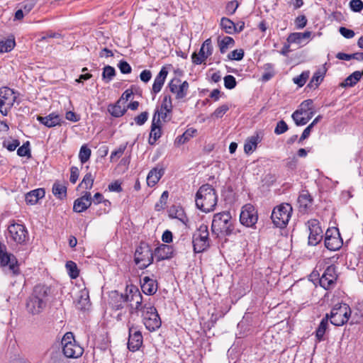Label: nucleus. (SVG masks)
Returning <instances> with one entry per match:
<instances>
[{"label": "nucleus", "instance_id": "1", "mask_svg": "<svg viewBox=\"0 0 363 363\" xmlns=\"http://www.w3.org/2000/svg\"><path fill=\"white\" fill-rule=\"evenodd\" d=\"M218 196L215 189L208 184L202 185L196 194V207L205 213L214 210L217 204Z\"/></svg>", "mask_w": 363, "mask_h": 363}, {"label": "nucleus", "instance_id": "2", "mask_svg": "<svg viewBox=\"0 0 363 363\" xmlns=\"http://www.w3.org/2000/svg\"><path fill=\"white\" fill-rule=\"evenodd\" d=\"M49 294L50 288L48 286L45 285L35 286L26 303L28 311L32 314L40 313L45 307Z\"/></svg>", "mask_w": 363, "mask_h": 363}, {"label": "nucleus", "instance_id": "3", "mask_svg": "<svg viewBox=\"0 0 363 363\" xmlns=\"http://www.w3.org/2000/svg\"><path fill=\"white\" fill-rule=\"evenodd\" d=\"M235 220L233 219L230 212L223 211L214 215L211 230L218 235H229L235 230Z\"/></svg>", "mask_w": 363, "mask_h": 363}, {"label": "nucleus", "instance_id": "4", "mask_svg": "<svg viewBox=\"0 0 363 363\" xmlns=\"http://www.w3.org/2000/svg\"><path fill=\"white\" fill-rule=\"evenodd\" d=\"M61 345L63 354L68 358L80 357L84 352V349L76 342L72 333L64 335Z\"/></svg>", "mask_w": 363, "mask_h": 363}, {"label": "nucleus", "instance_id": "5", "mask_svg": "<svg viewBox=\"0 0 363 363\" xmlns=\"http://www.w3.org/2000/svg\"><path fill=\"white\" fill-rule=\"evenodd\" d=\"M292 213V207L289 203H281L275 207L272 213V220L279 228H284L288 223Z\"/></svg>", "mask_w": 363, "mask_h": 363}, {"label": "nucleus", "instance_id": "6", "mask_svg": "<svg viewBox=\"0 0 363 363\" xmlns=\"http://www.w3.org/2000/svg\"><path fill=\"white\" fill-rule=\"evenodd\" d=\"M351 311L346 303L336 304L328 314V319L333 325L340 326L347 322Z\"/></svg>", "mask_w": 363, "mask_h": 363}, {"label": "nucleus", "instance_id": "7", "mask_svg": "<svg viewBox=\"0 0 363 363\" xmlns=\"http://www.w3.org/2000/svg\"><path fill=\"white\" fill-rule=\"evenodd\" d=\"M208 226L202 224L197 231L193 234L192 243L195 253H200L206 250L209 246Z\"/></svg>", "mask_w": 363, "mask_h": 363}, {"label": "nucleus", "instance_id": "8", "mask_svg": "<svg viewBox=\"0 0 363 363\" xmlns=\"http://www.w3.org/2000/svg\"><path fill=\"white\" fill-rule=\"evenodd\" d=\"M153 255L148 245L141 244L135 250V262L140 269H145L152 264Z\"/></svg>", "mask_w": 363, "mask_h": 363}, {"label": "nucleus", "instance_id": "9", "mask_svg": "<svg viewBox=\"0 0 363 363\" xmlns=\"http://www.w3.org/2000/svg\"><path fill=\"white\" fill-rule=\"evenodd\" d=\"M17 96L13 89L9 87L0 89V112L6 116L13 106Z\"/></svg>", "mask_w": 363, "mask_h": 363}, {"label": "nucleus", "instance_id": "10", "mask_svg": "<svg viewBox=\"0 0 363 363\" xmlns=\"http://www.w3.org/2000/svg\"><path fill=\"white\" fill-rule=\"evenodd\" d=\"M169 91L175 95L177 100L185 98L188 94L189 84L186 81H182L178 77H174L168 84Z\"/></svg>", "mask_w": 363, "mask_h": 363}, {"label": "nucleus", "instance_id": "11", "mask_svg": "<svg viewBox=\"0 0 363 363\" xmlns=\"http://www.w3.org/2000/svg\"><path fill=\"white\" fill-rule=\"evenodd\" d=\"M146 309H150V311H147L146 313L142 317L143 324L149 331H155L161 326V319L155 307H149Z\"/></svg>", "mask_w": 363, "mask_h": 363}, {"label": "nucleus", "instance_id": "12", "mask_svg": "<svg viewBox=\"0 0 363 363\" xmlns=\"http://www.w3.org/2000/svg\"><path fill=\"white\" fill-rule=\"evenodd\" d=\"M213 47L211 38L206 39L202 44L198 54H192V62L196 65L204 63L206 60L213 54Z\"/></svg>", "mask_w": 363, "mask_h": 363}, {"label": "nucleus", "instance_id": "13", "mask_svg": "<svg viewBox=\"0 0 363 363\" xmlns=\"http://www.w3.org/2000/svg\"><path fill=\"white\" fill-rule=\"evenodd\" d=\"M308 227L309 230L308 245L315 246L318 245L323 238V230L320 226L318 220L315 219L308 220Z\"/></svg>", "mask_w": 363, "mask_h": 363}, {"label": "nucleus", "instance_id": "14", "mask_svg": "<svg viewBox=\"0 0 363 363\" xmlns=\"http://www.w3.org/2000/svg\"><path fill=\"white\" fill-rule=\"evenodd\" d=\"M257 214L253 206L246 204L242 207L240 216V223L247 226L252 227L257 221Z\"/></svg>", "mask_w": 363, "mask_h": 363}, {"label": "nucleus", "instance_id": "15", "mask_svg": "<svg viewBox=\"0 0 363 363\" xmlns=\"http://www.w3.org/2000/svg\"><path fill=\"white\" fill-rule=\"evenodd\" d=\"M10 238L14 242L21 244L26 240L28 232L22 224L12 223L8 228Z\"/></svg>", "mask_w": 363, "mask_h": 363}, {"label": "nucleus", "instance_id": "16", "mask_svg": "<svg viewBox=\"0 0 363 363\" xmlns=\"http://www.w3.org/2000/svg\"><path fill=\"white\" fill-rule=\"evenodd\" d=\"M337 274L335 267L330 265L326 268L321 277L320 278V285L326 290L333 288L336 284Z\"/></svg>", "mask_w": 363, "mask_h": 363}, {"label": "nucleus", "instance_id": "17", "mask_svg": "<svg viewBox=\"0 0 363 363\" xmlns=\"http://www.w3.org/2000/svg\"><path fill=\"white\" fill-rule=\"evenodd\" d=\"M342 245V240L337 228L328 230L325 233V245L332 251L339 250Z\"/></svg>", "mask_w": 363, "mask_h": 363}, {"label": "nucleus", "instance_id": "18", "mask_svg": "<svg viewBox=\"0 0 363 363\" xmlns=\"http://www.w3.org/2000/svg\"><path fill=\"white\" fill-rule=\"evenodd\" d=\"M129 337L128 347L132 352H135L140 349L143 345V338L140 330L135 326L129 327Z\"/></svg>", "mask_w": 363, "mask_h": 363}, {"label": "nucleus", "instance_id": "19", "mask_svg": "<svg viewBox=\"0 0 363 363\" xmlns=\"http://www.w3.org/2000/svg\"><path fill=\"white\" fill-rule=\"evenodd\" d=\"M17 262L15 256L6 252L0 245V264L3 267L8 265L13 274H18L19 269Z\"/></svg>", "mask_w": 363, "mask_h": 363}, {"label": "nucleus", "instance_id": "20", "mask_svg": "<svg viewBox=\"0 0 363 363\" xmlns=\"http://www.w3.org/2000/svg\"><path fill=\"white\" fill-rule=\"evenodd\" d=\"M37 120L48 128H52L57 125H61L62 123V117L55 113H51L46 116H38Z\"/></svg>", "mask_w": 363, "mask_h": 363}, {"label": "nucleus", "instance_id": "21", "mask_svg": "<svg viewBox=\"0 0 363 363\" xmlns=\"http://www.w3.org/2000/svg\"><path fill=\"white\" fill-rule=\"evenodd\" d=\"M262 140V134L261 132H256L254 135L248 137L244 145V151L249 155L253 152Z\"/></svg>", "mask_w": 363, "mask_h": 363}, {"label": "nucleus", "instance_id": "22", "mask_svg": "<svg viewBox=\"0 0 363 363\" xmlns=\"http://www.w3.org/2000/svg\"><path fill=\"white\" fill-rule=\"evenodd\" d=\"M91 193L86 191L84 196L74 201L73 210L75 212L81 213L86 211L91 206Z\"/></svg>", "mask_w": 363, "mask_h": 363}, {"label": "nucleus", "instance_id": "23", "mask_svg": "<svg viewBox=\"0 0 363 363\" xmlns=\"http://www.w3.org/2000/svg\"><path fill=\"white\" fill-rule=\"evenodd\" d=\"M173 252L172 246L162 244L155 249L154 255L157 261H161L171 258L173 255Z\"/></svg>", "mask_w": 363, "mask_h": 363}, {"label": "nucleus", "instance_id": "24", "mask_svg": "<svg viewBox=\"0 0 363 363\" xmlns=\"http://www.w3.org/2000/svg\"><path fill=\"white\" fill-rule=\"evenodd\" d=\"M168 71L166 67H162L158 74L156 76L154 83L152 84V93L154 94H157L159 93L165 82V79L167 77Z\"/></svg>", "mask_w": 363, "mask_h": 363}, {"label": "nucleus", "instance_id": "25", "mask_svg": "<svg viewBox=\"0 0 363 363\" xmlns=\"http://www.w3.org/2000/svg\"><path fill=\"white\" fill-rule=\"evenodd\" d=\"M90 305L89 291L84 288L79 291L76 301V307L79 310H86Z\"/></svg>", "mask_w": 363, "mask_h": 363}, {"label": "nucleus", "instance_id": "26", "mask_svg": "<svg viewBox=\"0 0 363 363\" xmlns=\"http://www.w3.org/2000/svg\"><path fill=\"white\" fill-rule=\"evenodd\" d=\"M139 289L131 285L130 286H128L125 290V294H121L117 295V296L123 302H128L129 303L128 306L130 307L131 303L133 301V298H135L136 296H138L140 294Z\"/></svg>", "mask_w": 363, "mask_h": 363}, {"label": "nucleus", "instance_id": "27", "mask_svg": "<svg viewBox=\"0 0 363 363\" xmlns=\"http://www.w3.org/2000/svg\"><path fill=\"white\" fill-rule=\"evenodd\" d=\"M141 288L146 295H152L155 294L157 290L156 281L148 277H144L142 279Z\"/></svg>", "mask_w": 363, "mask_h": 363}, {"label": "nucleus", "instance_id": "28", "mask_svg": "<svg viewBox=\"0 0 363 363\" xmlns=\"http://www.w3.org/2000/svg\"><path fill=\"white\" fill-rule=\"evenodd\" d=\"M164 171L162 168L155 167L151 169L147 177V184L149 186H154L163 176Z\"/></svg>", "mask_w": 363, "mask_h": 363}, {"label": "nucleus", "instance_id": "29", "mask_svg": "<svg viewBox=\"0 0 363 363\" xmlns=\"http://www.w3.org/2000/svg\"><path fill=\"white\" fill-rule=\"evenodd\" d=\"M169 216L172 218H177L183 224L187 225L189 219L182 207L176 206H172L169 210Z\"/></svg>", "mask_w": 363, "mask_h": 363}, {"label": "nucleus", "instance_id": "30", "mask_svg": "<svg viewBox=\"0 0 363 363\" xmlns=\"http://www.w3.org/2000/svg\"><path fill=\"white\" fill-rule=\"evenodd\" d=\"M162 134L161 125L160 123L156 122V116H153L151 130L149 138V143L153 145L160 138Z\"/></svg>", "mask_w": 363, "mask_h": 363}, {"label": "nucleus", "instance_id": "31", "mask_svg": "<svg viewBox=\"0 0 363 363\" xmlns=\"http://www.w3.org/2000/svg\"><path fill=\"white\" fill-rule=\"evenodd\" d=\"M311 32L306 31L304 33H291L286 40L289 43H295L301 45L304 40H308L311 38Z\"/></svg>", "mask_w": 363, "mask_h": 363}, {"label": "nucleus", "instance_id": "32", "mask_svg": "<svg viewBox=\"0 0 363 363\" xmlns=\"http://www.w3.org/2000/svg\"><path fill=\"white\" fill-rule=\"evenodd\" d=\"M45 192L43 189H37L30 191L26 195V201L30 205L35 204L40 199L45 196Z\"/></svg>", "mask_w": 363, "mask_h": 363}, {"label": "nucleus", "instance_id": "33", "mask_svg": "<svg viewBox=\"0 0 363 363\" xmlns=\"http://www.w3.org/2000/svg\"><path fill=\"white\" fill-rule=\"evenodd\" d=\"M362 76L363 71H355L348 76L345 81L340 84V86L342 87L353 86L360 80Z\"/></svg>", "mask_w": 363, "mask_h": 363}, {"label": "nucleus", "instance_id": "34", "mask_svg": "<svg viewBox=\"0 0 363 363\" xmlns=\"http://www.w3.org/2000/svg\"><path fill=\"white\" fill-rule=\"evenodd\" d=\"M309 113H313V101L311 99H307L303 101L299 108L294 111V116L298 117V116L301 114H309Z\"/></svg>", "mask_w": 363, "mask_h": 363}, {"label": "nucleus", "instance_id": "35", "mask_svg": "<svg viewBox=\"0 0 363 363\" xmlns=\"http://www.w3.org/2000/svg\"><path fill=\"white\" fill-rule=\"evenodd\" d=\"M109 113L114 117H121L126 111V106L119 103V101L116 104L108 106Z\"/></svg>", "mask_w": 363, "mask_h": 363}, {"label": "nucleus", "instance_id": "36", "mask_svg": "<svg viewBox=\"0 0 363 363\" xmlns=\"http://www.w3.org/2000/svg\"><path fill=\"white\" fill-rule=\"evenodd\" d=\"M218 44L222 54L225 53L229 48L235 45V40L230 36H225L222 39L218 38Z\"/></svg>", "mask_w": 363, "mask_h": 363}, {"label": "nucleus", "instance_id": "37", "mask_svg": "<svg viewBox=\"0 0 363 363\" xmlns=\"http://www.w3.org/2000/svg\"><path fill=\"white\" fill-rule=\"evenodd\" d=\"M220 26L228 34H233L236 33V26L234 22L228 18L223 17L220 19Z\"/></svg>", "mask_w": 363, "mask_h": 363}, {"label": "nucleus", "instance_id": "38", "mask_svg": "<svg viewBox=\"0 0 363 363\" xmlns=\"http://www.w3.org/2000/svg\"><path fill=\"white\" fill-rule=\"evenodd\" d=\"M52 193L57 198L63 199L67 196V187L60 182H55L52 186Z\"/></svg>", "mask_w": 363, "mask_h": 363}, {"label": "nucleus", "instance_id": "39", "mask_svg": "<svg viewBox=\"0 0 363 363\" xmlns=\"http://www.w3.org/2000/svg\"><path fill=\"white\" fill-rule=\"evenodd\" d=\"M328 314L326 315L325 318L322 319V320L320 321V323L318 325V328L316 330L315 336H316L317 340L318 342H320L321 340H323L324 334L325 333V330H326V328L328 326Z\"/></svg>", "mask_w": 363, "mask_h": 363}, {"label": "nucleus", "instance_id": "40", "mask_svg": "<svg viewBox=\"0 0 363 363\" xmlns=\"http://www.w3.org/2000/svg\"><path fill=\"white\" fill-rule=\"evenodd\" d=\"M196 133V129L192 128H189L182 135L178 136L176 138L175 143L178 145L184 144L186 141H188L191 138H192Z\"/></svg>", "mask_w": 363, "mask_h": 363}, {"label": "nucleus", "instance_id": "41", "mask_svg": "<svg viewBox=\"0 0 363 363\" xmlns=\"http://www.w3.org/2000/svg\"><path fill=\"white\" fill-rule=\"evenodd\" d=\"M308 114H299L298 117L294 116V112L293 113L291 117L294 121L296 125H306L309 120L313 117V113H309Z\"/></svg>", "mask_w": 363, "mask_h": 363}, {"label": "nucleus", "instance_id": "42", "mask_svg": "<svg viewBox=\"0 0 363 363\" xmlns=\"http://www.w3.org/2000/svg\"><path fill=\"white\" fill-rule=\"evenodd\" d=\"M325 70H323V71H320V70H318L316 71L310 83H309V86L311 87H313L315 86V88L318 87V86L320 84V82L323 80V78H324V75H325Z\"/></svg>", "mask_w": 363, "mask_h": 363}, {"label": "nucleus", "instance_id": "43", "mask_svg": "<svg viewBox=\"0 0 363 363\" xmlns=\"http://www.w3.org/2000/svg\"><path fill=\"white\" fill-rule=\"evenodd\" d=\"M15 46L14 40L6 39L0 40V53L11 51Z\"/></svg>", "mask_w": 363, "mask_h": 363}, {"label": "nucleus", "instance_id": "44", "mask_svg": "<svg viewBox=\"0 0 363 363\" xmlns=\"http://www.w3.org/2000/svg\"><path fill=\"white\" fill-rule=\"evenodd\" d=\"M91 154V150L86 145H82L79 153V159L80 162L82 164L86 162L89 160Z\"/></svg>", "mask_w": 363, "mask_h": 363}, {"label": "nucleus", "instance_id": "45", "mask_svg": "<svg viewBox=\"0 0 363 363\" xmlns=\"http://www.w3.org/2000/svg\"><path fill=\"white\" fill-rule=\"evenodd\" d=\"M150 298H148L147 301L144 302L143 305L140 307H138V309L133 310V311L130 312L131 314H136L139 315L140 313L141 317L143 316L145 313H146L147 311H150V309H146L147 308H154V304L150 301Z\"/></svg>", "mask_w": 363, "mask_h": 363}, {"label": "nucleus", "instance_id": "46", "mask_svg": "<svg viewBox=\"0 0 363 363\" xmlns=\"http://www.w3.org/2000/svg\"><path fill=\"white\" fill-rule=\"evenodd\" d=\"M116 74L115 69L109 65L105 66L103 70L102 77L103 79L106 82H109L113 78Z\"/></svg>", "mask_w": 363, "mask_h": 363}, {"label": "nucleus", "instance_id": "47", "mask_svg": "<svg viewBox=\"0 0 363 363\" xmlns=\"http://www.w3.org/2000/svg\"><path fill=\"white\" fill-rule=\"evenodd\" d=\"M66 269L72 279H76L79 276V270L77 264L72 261L66 263Z\"/></svg>", "mask_w": 363, "mask_h": 363}, {"label": "nucleus", "instance_id": "48", "mask_svg": "<svg viewBox=\"0 0 363 363\" xmlns=\"http://www.w3.org/2000/svg\"><path fill=\"white\" fill-rule=\"evenodd\" d=\"M309 75H310L309 71L303 72L300 75L294 77L293 79V81L296 84H297L298 86L301 87L306 84L307 79L309 77Z\"/></svg>", "mask_w": 363, "mask_h": 363}, {"label": "nucleus", "instance_id": "49", "mask_svg": "<svg viewBox=\"0 0 363 363\" xmlns=\"http://www.w3.org/2000/svg\"><path fill=\"white\" fill-rule=\"evenodd\" d=\"M94 177L91 173H87L84 177L81 184H79L82 188L86 189H91L94 184Z\"/></svg>", "mask_w": 363, "mask_h": 363}, {"label": "nucleus", "instance_id": "50", "mask_svg": "<svg viewBox=\"0 0 363 363\" xmlns=\"http://www.w3.org/2000/svg\"><path fill=\"white\" fill-rule=\"evenodd\" d=\"M148 299H144L142 294H140L133 298V303H131L129 307V311L131 312L133 310L138 309V307L141 306L144 302L147 301Z\"/></svg>", "mask_w": 363, "mask_h": 363}, {"label": "nucleus", "instance_id": "51", "mask_svg": "<svg viewBox=\"0 0 363 363\" xmlns=\"http://www.w3.org/2000/svg\"><path fill=\"white\" fill-rule=\"evenodd\" d=\"M169 194L167 191H164L160 199L159 202H157L155 206V208L156 211H160L164 208L167 201L168 199Z\"/></svg>", "mask_w": 363, "mask_h": 363}, {"label": "nucleus", "instance_id": "52", "mask_svg": "<svg viewBox=\"0 0 363 363\" xmlns=\"http://www.w3.org/2000/svg\"><path fill=\"white\" fill-rule=\"evenodd\" d=\"M29 146H30V143L28 141L23 143V145L22 146H21L20 147H18V149L17 150L18 155L20 157L27 156L28 157H30V150Z\"/></svg>", "mask_w": 363, "mask_h": 363}, {"label": "nucleus", "instance_id": "53", "mask_svg": "<svg viewBox=\"0 0 363 363\" xmlns=\"http://www.w3.org/2000/svg\"><path fill=\"white\" fill-rule=\"evenodd\" d=\"M161 108L166 112H171L172 109V99L170 96H164L161 104Z\"/></svg>", "mask_w": 363, "mask_h": 363}, {"label": "nucleus", "instance_id": "54", "mask_svg": "<svg viewBox=\"0 0 363 363\" xmlns=\"http://www.w3.org/2000/svg\"><path fill=\"white\" fill-rule=\"evenodd\" d=\"M229 106L227 104H223L217 108L213 113L212 116L216 118H222L225 113L228 111Z\"/></svg>", "mask_w": 363, "mask_h": 363}, {"label": "nucleus", "instance_id": "55", "mask_svg": "<svg viewBox=\"0 0 363 363\" xmlns=\"http://www.w3.org/2000/svg\"><path fill=\"white\" fill-rule=\"evenodd\" d=\"M298 202L300 206L304 208H307L311 203V199L310 196L307 194H301L298 198Z\"/></svg>", "mask_w": 363, "mask_h": 363}, {"label": "nucleus", "instance_id": "56", "mask_svg": "<svg viewBox=\"0 0 363 363\" xmlns=\"http://www.w3.org/2000/svg\"><path fill=\"white\" fill-rule=\"evenodd\" d=\"M228 57L230 60H241L244 57V51L242 49L235 50Z\"/></svg>", "mask_w": 363, "mask_h": 363}, {"label": "nucleus", "instance_id": "57", "mask_svg": "<svg viewBox=\"0 0 363 363\" xmlns=\"http://www.w3.org/2000/svg\"><path fill=\"white\" fill-rule=\"evenodd\" d=\"M350 8L354 12H360L363 9V1L362 0H351Z\"/></svg>", "mask_w": 363, "mask_h": 363}, {"label": "nucleus", "instance_id": "58", "mask_svg": "<svg viewBox=\"0 0 363 363\" xmlns=\"http://www.w3.org/2000/svg\"><path fill=\"white\" fill-rule=\"evenodd\" d=\"M288 130V125L283 120L279 121L274 129V133L277 135H281L286 132Z\"/></svg>", "mask_w": 363, "mask_h": 363}, {"label": "nucleus", "instance_id": "59", "mask_svg": "<svg viewBox=\"0 0 363 363\" xmlns=\"http://www.w3.org/2000/svg\"><path fill=\"white\" fill-rule=\"evenodd\" d=\"M224 85L225 88L232 89L236 86L235 78L232 75H227L224 77Z\"/></svg>", "mask_w": 363, "mask_h": 363}, {"label": "nucleus", "instance_id": "60", "mask_svg": "<svg viewBox=\"0 0 363 363\" xmlns=\"http://www.w3.org/2000/svg\"><path fill=\"white\" fill-rule=\"evenodd\" d=\"M20 142L18 140H5L4 142V146L9 151H13L18 147Z\"/></svg>", "mask_w": 363, "mask_h": 363}, {"label": "nucleus", "instance_id": "61", "mask_svg": "<svg viewBox=\"0 0 363 363\" xmlns=\"http://www.w3.org/2000/svg\"><path fill=\"white\" fill-rule=\"evenodd\" d=\"M239 6V4L237 1H231L228 2L226 5V12L228 15L233 14L235 11L237 10L238 7Z\"/></svg>", "mask_w": 363, "mask_h": 363}, {"label": "nucleus", "instance_id": "62", "mask_svg": "<svg viewBox=\"0 0 363 363\" xmlns=\"http://www.w3.org/2000/svg\"><path fill=\"white\" fill-rule=\"evenodd\" d=\"M118 67L123 74H129L132 71L130 65L125 61H120Z\"/></svg>", "mask_w": 363, "mask_h": 363}, {"label": "nucleus", "instance_id": "63", "mask_svg": "<svg viewBox=\"0 0 363 363\" xmlns=\"http://www.w3.org/2000/svg\"><path fill=\"white\" fill-rule=\"evenodd\" d=\"M148 118V113L147 111L142 112L135 118V122L138 125H143Z\"/></svg>", "mask_w": 363, "mask_h": 363}, {"label": "nucleus", "instance_id": "64", "mask_svg": "<svg viewBox=\"0 0 363 363\" xmlns=\"http://www.w3.org/2000/svg\"><path fill=\"white\" fill-rule=\"evenodd\" d=\"M36 0H26L23 3V9L26 13H28L35 6Z\"/></svg>", "mask_w": 363, "mask_h": 363}]
</instances>
